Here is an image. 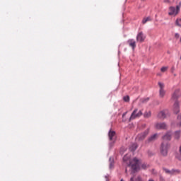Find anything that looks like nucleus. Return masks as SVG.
I'll use <instances>...</instances> for the list:
<instances>
[{"label":"nucleus","mask_w":181,"mask_h":181,"mask_svg":"<svg viewBox=\"0 0 181 181\" xmlns=\"http://www.w3.org/2000/svg\"><path fill=\"white\" fill-rule=\"evenodd\" d=\"M108 136L110 141H114V137L115 136V132L110 130L108 132Z\"/></svg>","instance_id":"ddd939ff"},{"label":"nucleus","mask_w":181,"mask_h":181,"mask_svg":"<svg viewBox=\"0 0 181 181\" xmlns=\"http://www.w3.org/2000/svg\"><path fill=\"white\" fill-rule=\"evenodd\" d=\"M170 144L168 141H163L160 145V151L163 156H168V152L169 151Z\"/></svg>","instance_id":"f03ea898"},{"label":"nucleus","mask_w":181,"mask_h":181,"mask_svg":"<svg viewBox=\"0 0 181 181\" xmlns=\"http://www.w3.org/2000/svg\"><path fill=\"white\" fill-rule=\"evenodd\" d=\"M109 169H112V168H114V158L110 157L109 158Z\"/></svg>","instance_id":"2eb2a0df"},{"label":"nucleus","mask_w":181,"mask_h":181,"mask_svg":"<svg viewBox=\"0 0 181 181\" xmlns=\"http://www.w3.org/2000/svg\"><path fill=\"white\" fill-rule=\"evenodd\" d=\"M179 102L177 100H175L173 106L174 114H179Z\"/></svg>","instance_id":"9b49d317"},{"label":"nucleus","mask_w":181,"mask_h":181,"mask_svg":"<svg viewBox=\"0 0 181 181\" xmlns=\"http://www.w3.org/2000/svg\"><path fill=\"white\" fill-rule=\"evenodd\" d=\"M108 176H110V175H107L105 176V178L106 181H109Z\"/></svg>","instance_id":"72a5a7b5"},{"label":"nucleus","mask_w":181,"mask_h":181,"mask_svg":"<svg viewBox=\"0 0 181 181\" xmlns=\"http://www.w3.org/2000/svg\"><path fill=\"white\" fill-rule=\"evenodd\" d=\"M156 129H168V124L165 122H158L156 124Z\"/></svg>","instance_id":"423d86ee"},{"label":"nucleus","mask_w":181,"mask_h":181,"mask_svg":"<svg viewBox=\"0 0 181 181\" xmlns=\"http://www.w3.org/2000/svg\"><path fill=\"white\" fill-rule=\"evenodd\" d=\"M141 168H143V169H148V168H149V165H146V164H145V163H144V164H142L141 165Z\"/></svg>","instance_id":"cd10ccee"},{"label":"nucleus","mask_w":181,"mask_h":181,"mask_svg":"<svg viewBox=\"0 0 181 181\" xmlns=\"http://www.w3.org/2000/svg\"><path fill=\"white\" fill-rule=\"evenodd\" d=\"M169 11H170V12L168 13V15H170V16H172V15H177L176 14V8H175L173 6H170L169 8Z\"/></svg>","instance_id":"4468645a"},{"label":"nucleus","mask_w":181,"mask_h":181,"mask_svg":"<svg viewBox=\"0 0 181 181\" xmlns=\"http://www.w3.org/2000/svg\"><path fill=\"white\" fill-rule=\"evenodd\" d=\"M167 117H170V114H169L168 110H162L158 114V118L160 119H165Z\"/></svg>","instance_id":"20e7f679"},{"label":"nucleus","mask_w":181,"mask_h":181,"mask_svg":"<svg viewBox=\"0 0 181 181\" xmlns=\"http://www.w3.org/2000/svg\"><path fill=\"white\" fill-rule=\"evenodd\" d=\"M137 148H138V145L136 144H133L131 145L129 149L132 152H135Z\"/></svg>","instance_id":"dca6fc26"},{"label":"nucleus","mask_w":181,"mask_h":181,"mask_svg":"<svg viewBox=\"0 0 181 181\" xmlns=\"http://www.w3.org/2000/svg\"><path fill=\"white\" fill-rule=\"evenodd\" d=\"M180 95H181L180 89L178 88L175 90L174 93L173 94L172 98L173 100H177V98H179Z\"/></svg>","instance_id":"1a4fd4ad"},{"label":"nucleus","mask_w":181,"mask_h":181,"mask_svg":"<svg viewBox=\"0 0 181 181\" xmlns=\"http://www.w3.org/2000/svg\"><path fill=\"white\" fill-rule=\"evenodd\" d=\"M168 53L169 54V53H170V52H168Z\"/></svg>","instance_id":"ea45409f"},{"label":"nucleus","mask_w":181,"mask_h":181,"mask_svg":"<svg viewBox=\"0 0 181 181\" xmlns=\"http://www.w3.org/2000/svg\"><path fill=\"white\" fill-rule=\"evenodd\" d=\"M148 134H149V129H147L143 133L138 134L137 139L139 141H144V139H145V138H146V136H148Z\"/></svg>","instance_id":"39448f33"},{"label":"nucleus","mask_w":181,"mask_h":181,"mask_svg":"<svg viewBox=\"0 0 181 181\" xmlns=\"http://www.w3.org/2000/svg\"><path fill=\"white\" fill-rule=\"evenodd\" d=\"M176 25H177V26H181V18L180 19H177L175 21Z\"/></svg>","instance_id":"bb28decb"},{"label":"nucleus","mask_w":181,"mask_h":181,"mask_svg":"<svg viewBox=\"0 0 181 181\" xmlns=\"http://www.w3.org/2000/svg\"><path fill=\"white\" fill-rule=\"evenodd\" d=\"M150 21H151V18L147 17L146 18H144V19L142 21V23L145 24V23H146V22H149Z\"/></svg>","instance_id":"5701e85b"},{"label":"nucleus","mask_w":181,"mask_h":181,"mask_svg":"<svg viewBox=\"0 0 181 181\" xmlns=\"http://www.w3.org/2000/svg\"><path fill=\"white\" fill-rule=\"evenodd\" d=\"M151 117V112H146L144 113V118H149Z\"/></svg>","instance_id":"b1692460"},{"label":"nucleus","mask_w":181,"mask_h":181,"mask_svg":"<svg viewBox=\"0 0 181 181\" xmlns=\"http://www.w3.org/2000/svg\"><path fill=\"white\" fill-rule=\"evenodd\" d=\"M136 40L137 42H140V43H142V42L145 40V35H144V33L140 32L138 33L136 36Z\"/></svg>","instance_id":"6e6552de"},{"label":"nucleus","mask_w":181,"mask_h":181,"mask_svg":"<svg viewBox=\"0 0 181 181\" xmlns=\"http://www.w3.org/2000/svg\"><path fill=\"white\" fill-rule=\"evenodd\" d=\"M127 114H128V112H125L124 113H123L122 118H124V117H125V115H127Z\"/></svg>","instance_id":"473e14b6"},{"label":"nucleus","mask_w":181,"mask_h":181,"mask_svg":"<svg viewBox=\"0 0 181 181\" xmlns=\"http://www.w3.org/2000/svg\"><path fill=\"white\" fill-rule=\"evenodd\" d=\"M156 139H158V134H154L146 140V144H152L155 142Z\"/></svg>","instance_id":"0eeeda50"},{"label":"nucleus","mask_w":181,"mask_h":181,"mask_svg":"<svg viewBox=\"0 0 181 181\" xmlns=\"http://www.w3.org/2000/svg\"><path fill=\"white\" fill-rule=\"evenodd\" d=\"M123 160H127V159H125V156L123 158Z\"/></svg>","instance_id":"f704fd0d"},{"label":"nucleus","mask_w":181,"mask_h":181,"mask_svg":"<svg viewBox=\"0 0 181 181\" xmlns=\"http://www.w3.org/2000/svg\"><path fill=\"white\" fill-rule=\"evenodd\" d=\"M127 43L129 44V46L133 49V50L136 47V42L134 39L128 40Z\"/></svg>","instance_id":"9d476101"},{"label":"nucleus","mask_w":181,"mask_h":181,"mask_svg":"<svg viewBox=\"0 0 181 181\" xmlns=\"http://www.w3.org/2000/svg\"><path fill=\"white\" fill-rule=\"evenodd\" d=\"M120 181H124V179H121V180H120Z\"/></svg>","instance_id":"4c0bfd02"},{"label":"nucleus","mask_w":181,"mask_h":181,"mask_svg":"<svg viewBox=\"0 0 181 181\" xmlns=\"http://www.w3.org/2000/svg\"><path fill=\"white\" fill-rule=\"evenodd\" d=\"M141 1H142V2H144L145 0H141Z\"/></svg>","instance_id":"58836bf2"},{"label":"nucleus","mask_w":181,"mask_h":181,"mask_svg":"<svg viewBox=\"0 0 181 181\" xmlns=\"http://www.w3.org/2000/svg\"><path fill=\"white\" fill-rule=\"evenodd\" d=\"M143 127H146V124H144Z\"/></svg>","instance_id":"e433bc0d"},{"label":"nucleus","mask_w":181,"mask_h":181,"mask_svg":"<svg viewBox=\"0 0 181 181\" xmlns=\"http://www.w3.org/2000/svg\"><path fill=\"white\" fill-rule=\"evenodd\" d=\"M127 172H128V170L126 169L125 170V173H127Z\"/></svg>","instance_id":"c9c22d12"},{"label":"nucleus","mask_w":181,"mask_h":181,"mask_svg":"<svg viewBox=\"0 0 181 181\" xmlns=\"http://www.w3.org/2000/svg\"><path fill=\"white\" fill-rule=\"evenodd\" d=\"M123 100L125 101V103H129V95L124 96Z\"/></svg>","instance_id":"412c9836"},{"label":"nucleus","mask_w":181,"mask_h":181,"mask_svg":"<svg viewBox=\"0 0 181 181\" xmlns=\"http://www.w3.org/2000/svg\"><path fill=\"white\" fill-rule=\"evenodd\" d=\"M170 175H175V173H176V172H179V170H175V169H173L170 170Z\"/></svg>","instance_id":"393cba45"},{"label":"nucleus","mask_w":181,"mask_h":181,"mask_svg":"<svg viewBox=\"0 0 181 181\" xmlns=\"http://www.w3.org/2000/svg\"><path fill=\"white\" fill-rule=\"evenodd\" d=\"M166 91H165V89H161L159 90V95L160 97H164Z\"/></svg>","instance_id":"a211bd4d"},{"label":"nucleus","mask_w":181,"mask_h":181,"mask_svg":"<svg viewBox=\"0 0 181 181\" xmlns=\"http://www.w3.org/2000/svg\"><path fill=\"white\" fill-rule=\"evenodd\" d=\"M180 5H181V3H180V5L176 6L175 15H177L179 13V11H180Z\"/></svg>","instance_id":"6ab92c4d"},{"label":"nucleus","mask_w":181,"mask_h":181,"mask_svg":"<svg viewBox=\"0 0 181 181\" xmlns=\"http://www.w3.org/2000/svg\"><path fill=\"white\" fill-rule=\"evenodd\" d=\"M163 141H170L172 139V134L170 132H167L164 136H163Z\"/></svg>","instance_id":"f8f14e48"},{"label":"nucleus","mask_w":181,"mask_h":181,"mask_svg":"<svg viewBox=\"0 0 181 181\" xmlns=\"http://www.w3.org/2000/svg\"><path fill=\"white\" fill-rule=\"evenodd\" d=\"M164 172H165V173H168V175H170V170L168 169V168H163Z\"/></svg>","instance_id":"c756f323"},{"label":"nucleus","mask_w":181,"mask_h":181,"mask_svg":"<svg viewBox=\"0 0 181 181\" xmlns=\"http://www.w3.org/2000/svg\"><path fill=\"white\" fill-rule=\"evenodd\" d=\"M165 4H170V0H164Z\"/></svg>","instance_id":"2f4dec72"},{"label":"nucleus","mask_w":181,"mask_h":181,"mask_svg":"<svg viewBox=\"0 0 181 181\" xmlns=\"http://www.w3.org/2000/svg\"><path fill=\"white\" fill-rule=\"evenodd\" d=\"M114 144H115V140H112L109 143V148L111 149L114 146Z\"/></svg>","instance_id":"4be33fe9"},{"label":"nucleus","mask_w":181,"mask_h":181,"mask_svg":"<svg viewBox=\"0 0 181 181\" xmlns=\"http://www.w3.org/2000/svg\"><path fill=\"white\" fill-rule=\"evenodd\" d=\"M138 112V109H135L132 113L129 121H132V119H135V118H138V117H141L142 115V111L139 110Z\"/></svg>","instance_id":"7ed1b4c3"},{"label":"nucleus","mask_w":181,"mask_h":181,"mask_svg":"<svg viewBox=\"0 0 181 181\" xmlns=\"http://www.w3.org/2000/svg\"><path fill=\"white\" fill-rule=\"evenodd\" d=\"M179 33H175V37H176V39H179Z\"/></svg>","instance_id":"7c9ffc66"},{"label":"nucleus","mask_w":181,"mask_h":181,"mask_svg":"<svg viewBox=\"0 0 181 181\" xmlns=\"http://www.w3.org/2000/svg\"><path fill=\"white\" fill-rule=\"evenodd\" d=\"M174 136L175 139H179V138H180V130L175 132Z\"/></svg>","instance_id":"f3484780"},{"label":"nucleus","mask_w":181,"mask_h":181,"mask_svg":"<svg viewBox=\"0 0 181 181\" xmlns=\"http://www.w3.org/2000/svg\"><path fill=\"white\" fill-rule=\"evenodd\" d=\"M158 86H159L160 90H164L163 88H165V83L158 82Z\"/></svg>","instance_id":"aec40b11"},{"label":"nucleus","mask_w":181,"mask_h":181,"mask_svg":"<svg viewBox=\"0 0 181 181\" xmlns=\"http://www.w3.org/2000/svg\"><path fill=\"white\" fill-rule=\"evenodd\" d=\"M166 70H168V66H163V67L160 69V71H161L163 73H165V71H166Z\"/></svg>","instance_id":"c85d7f7f"},{"label":"nucleus","mask_w":181,"mask_h":181,"mask_svg":"<svg viewBox=\"0 0 181 181\" xmlns=\"http://www.w3.org/2000/svg\"><path fill=\"white\" fill-rule=\"evenodd\" d=\"M129 166H131L132 169V177H130L129 181H144L140 175H135L136 172L141 170V162H139L138 158H133V160H131L129 162Z\"/></svg>","instance_id":"f257e3e1"},{"label":"nucleus","mask_w":181,"mask_h":181,"mask_svg":"<svg viewBox=\"0 0 181 181\" xmlns=\"http://www.w3.org/2000/svg\"><path fill=\"white\" fill-rule=\"evenodd\" d=\"M141 101L143 104H145V103H148L149 101V98L141 99Z\"/></svg>","instance_id":"a878e982"}]
</instances>
